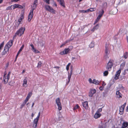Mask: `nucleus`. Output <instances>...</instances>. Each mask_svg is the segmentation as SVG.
I'll return each mask as SVG.
<instances>
[{
  "instance_id": "0eeeda50",
  "label": "nucleus",
  "mask_w": 128,
  "mask_h": 128,
  "mask_svg": "<svg viewBox=\"0 0 128 128\" xmlns=\"http://www.w3.org/2000/svg\"><path fill=\"white\" fill-rule=\"evenodd\" d=\"M10 72H9L7 75V77H6H6L5 78H4V79L3 81V82L4 84H6L8 82V79L10 78Z\"/></svg>"
},
{
  "instance_id": "5fc2aeb1",
  "label": "nucleus",
  "mask_w": 128,
  "mask_h": 128,
  "mask_svg": "<svg viewBox=\"0 0 128 128\" xmlns=\"http://www.w3.org/2000/svg\"><path fill=\"white\" fill-rule=\"evenodd\" d=\"M17 35V34H16V32L15 34L14 35V36L13 38H16Z\"/></svg>"
},
{
  "instance_id": "58836bf2",
  "label": "nucleus",
  "mask_w": 128,
  "mask_h": 128,
  "mask_svg": "<svg viewBox=\"0 0 128 128\" xmlns=\"http://www.w3.org/2000/svg\"><path fill=\"white\" fill-rule=\"evenodd\" d=\"M12 6H9L6 8V10H11L12 9L11 8V7Z\"/></svg>"
},
{
  "instance_id": "bb28decb",
  "label": "nucleus",
  "mask_w": 128,
  "mask_h": 128,
  "mask_svg": "<svg viewBox=\"0 0 128 128\" xmlns=\"http://www.w3.org/2000/svg\"><path fill=\"white\" fill-rule=\"evenodd\" d=\"M24 18V16L23 15H22L20 17V18L18 19V22H19V23H18V26L19 25V24H20V22H21L22 20V19Z\"/></svg>"
},
{
  "instance_id": "20e7f679",
  "label": "nucleus",
  "mask_w": 128,
  "mask_h": 128,
  "mask_svg": "<svg viewBox=\"0 0 128 128\" xmlns=\"http://www.w3.org/2000/svg\"><path fill=\"white\" fill-rule=\"evenodd\" d=\"M25 30V28H24L22 27L16 32V34H17V35H19L20 36L23 34Z\"/></svg>"
},
{
  "instance_id": "69168bd1",
  "label": "nucleus",
  "mask_w": 128,
  "mask_h": 128,
  "mask_svg": "<svg viewBox=\"0 0 128 128\" xmlns=\"http://www.w3.org/2000/svg\"><path fill=\"white\" fill-rule=\"evenodd\" d=\"M76 57H72V60H73L74 59H76Z\"/></svg>"
},
{
  "instance_id": "473e14b6",
  "label": "nucleus",
  "mask_w": 128,
  "mask_h": 128,
  "mask_svg": "<svg viewBox=\"0 0 128 128\" xmlns=\"http://www.w3.org/2000/svg\"><path fill=\"white\" fill-rule=\"evenodd\" d=\"M42 63L41 62H39L38 64V65L37 67L38 68H40L41 67L42 65Z\"/></svg>"
},
{
  "instance_id": "680f3d73",
  "label": "nucleus",
  "mask_w": 128,
  "mask_h": 128,
  "mask_svg": "<svg viewBox=\"0 0 128 128\" xmlns=\"http://www.w3.org/2000/svg\"><path fill=\"white\" fill-rule=\"evenodd\" d=\"M83 11L84 12H88L89 11H88V10H86L85 11L83 10Z\"/></svg>"
},
{
  "instance_id": "7c9ffc66",
  "label": "nucleus",
  "mask_w": 128,
  "mask_h": 128,
  "mask_svg": "<svg viewBox=\"0 0 128 128\" xmlns=\"http://www.w3.org/2000/svg\"><path fill=\"white\" fill-rule=\"evenodd\" d=\"M95 10L96 8H90V9H88V11H90V12H92Z\"/></svg>"
},
{
  "instance_id": "774afa93",
  "label": "nucleus",
  "mask_w": 128,
  "mask_h": 128,
  "mask_svg": "<svg viewBox=\"0 0 128 128\" xmlns=\"http://www.w3.org/2000/svg\"><path fill=\"white\" fill-rule=\"evenodd\" d=\"M99 128H103V127L101 126H99Z\"/></svg>"
},
{
  "instance_id": "412c9836",
  "label": "nucleus",
  "mask_w": 128,
  "mask_h": 128,
  "mask_svg": "<svg viewBox=\"0 0 128 128\" xmlns=\"http://www.w3.org/2000/svg\"><path fill=\"white\" fill-rule=\"evenodd\" d=\"M92 83L95 84L96 85H98L99 83V81L95 79H94L92 80Z\"/></svg>"
},
{
  "instance_id": "4c0bfd02",
  "label": "nucleus",
  "mask_w": 128,
  "mask_h": 128,
  "mask_svg": "<svg viewBox=\"0 0 128 128\" xmlns=\"http://www.w3.org/2000/svg\"><path fill=\"white\" fill-rule=\"evenodd\" d=\"M79 107V106L78 104H76L74 107V108H73V110H75L76 109L78 108Z\"/></svg>"
},
{
  "instance_id": "423d86ee",
  "label": "nucleus",
  "mask_w": 128,
  "mask_h": 128,
  "mask_svg": "<svg viewBox=\"0 0 128 128\" xmlns=\"http://www.w3.org/2000/svg\"><path fill=\"white\" fill-rule=\"evenodd\" d=\"M45 8L46 10L49 12L54 13L55 10L51 7L48 5H46L45 6Z\"/></svg>"
},
{
  "instance_id": "338daca9",
  "label": "nucleus",
  "mask_w": 128,
  "mask_h": 128,
  "mask_svg": "<svg viewBox=\"0 0 128 128\" xmlns=\"http://www.w3.org/2000/svg\"><path fill=\"white\" fill-rule=\"evenodd\" d=\"M30 46H31V47H33V46H34L33 45V44H30Z\"/></svg>"
},
{
  "instance_id": "dca6fc26",
  "label": "nucleus",
  "mask_w": 128,
  "mask_h": 128,
  "mask_svg": "<svg viewBox=\"0 0 128 128\" xmlns=\"http://www.w3.org/2000/svg\"><path fill=\"white\" fill-rule=\"evenodd\" d=\"M83 107L84 108L86 109H87L88 107V102L87 101L85 102L82 103Z\"/></svg>"
},
{
  "instance_id": "9d476101",
  "label": "nucleus",
  "mask_w": 128,
  "mask_h": 128,
  "mask_svg": "<svg viewBox=\"0 0 128 128\" xmlns=\"http://www.w3.org/2000/svg\"><path fill=\"white\" fill-rule=\"evenodd\" d=\"M96 92V90L95 89H91L90 92L89 93L88 96H89L92 97L94 94Z\"/></svg>"
},
{
  "instance_id": "c9c22d12",
  "label": "nucleus",
  "mask_w": 128,
  "mask_h": 128,
  "mask_svg": "<svg viewBox=\"0 0 128 128\" xmlns=\"http://www.w3.org/2000/svg\"><path fill=\"white\" fill-rule=\"evenodd\" d=\"M71 64L69 63L66 66V69L68 70L69 69V66Z\"/></svg>"
},
{
  "instance_id": "2eb2a0df",
  "label": "nucleus",
  "mask_w": 128,
  "mask_h": 128,
  "mask_svg": "<svg viewBox=\"0 0 128 128\" xmlns=\"http://www.w3.org/2000/svg\"><path fill=\"white\" fill-rule=\"evenodd\" d=\"M27 78L26 77H25V79L23 80V86L25 87H26L27 86Z\"/></svg>"
},
{
  "instance_id": "0e129e2a",
  "label": "nucleus",
  "mask_w": 128,
  "mask_h": 128,
  "mask_svg": "<svg viewBox=\"0 0 128 128\" xmlns=\"http://www.w3.org/2000/svg\"><path fill=\"white\" fill-rule=\"evenodd\" d=\"M12 6H13V9L14 10V9H15L16 8H15V7L14 6V5H12Z\"/></svg>"
},
{
  "instance_id": "cd10ccee",
  "label": "nucleus",
  "mask_w": 128,
  "mask_h": 128,
  "mask_svg": "<svg viewBox=\"0 0 128 128\" xmlns=\"http://www.w3.org/2000/svg\"><path fill=\"white\" fill-rule=\"evenodd\" d=\"M32 94V92H30L28 93L27 97H26V98L29 100L30 98L31 97Z\"/></svg>"
},
{
  "instance_id": "37998d69",
  "label": "nucleus",
  "mask_w": 128,
  "mask_h": 128,
  "mask_svg": "<svg viewBox=\"0 0 128 128\" xmlns=\"http://www.w3.org/2000/svg\"><path fill=\"white\" fill-rule=\"evenodd\" d=\"M28 99L26 98V99L24 100L23 102L25 104H26L27 102L28 101Z\"/></svg>"
},
{
  "instance_id": "393cba45",
  "label": "nucleus",
  "mask_w": 128,
  "mask_h": 128,
  "mask_svg": "<svg viewBox=\"0 0 128 128\" xmlns=\"http://www.w3.org/2000/svg\"><path fill=\"white\" fill-rule=\"evenodd\" d=\"M104 12V10H103L102 9L101 11L99 12V15L98 16L101 17L103 14Z\"/></svg>"
},
{
  "instance_id": "6e6d98bb",
  "label": "nucleus",
  "mask_w": 128,
  "mask_h": 128,
  "mask_svg": "<svg viewBox=\"0 0 128 128\" xmlns=\"http://www.w3.org/2000/svg\"><path fill=\"white\" fill-rule=\"evenodd\" d=\"M104 6H105V7H106V6L107 5V3L105 2L104 3Z\"/></svg>"
},
{
  "instance_id": "4d7b16f0",
  "label": "nucleus",
  "mask_w": 128,
  "mask_h": 128,
  "mask_svg": "<svg viewBox=\"0 0 128 128\" xmlns=\"http://www.w3.org/2000/svg\"><path fill=\"white\" fill-rule=\"evenodd\" d=\"M20 0H12V2H16L18 1H19Z\"/></svg>"
},
{
  "instance_id": "052dcab7",
  "label": "nucleus",
  "mask_w": 128,
  "mask_h": 128,
  "mask_svg": "<svg viewBox=\"0 0 128 128\" xmlns=\"http://www.w3.org/2000/svg\"><path fill=\"white\" fill-rule=\"evenodd\" d=\"M54 6H57V5L56 4V3L55 2H54Z\"/></svg>"
},
{
  "instance_id": "f257e3e1",
  "label": "nucleus",
  "mask_w": 128,
  "mask_h": 128,
  "mask_svg": "<svg viewBox=\"0 0 128 128\" xmlns=\"http://www.w3.org/2000/svg\"><path fill=\"white\" fill-rule=\"evenodd\" d=\"M38 0H35L33 3L34 6L32 7V9L30 10L28 16V21L29 22L31 21L33 17V11L36 8Z\"/></svg>"
},
{
  "instance_id": "ea45409f",
  "label": "nucleus",
  "mask_w": 128,
  "mask_h": 128,
  "mask_svg": "<svg viewBox=\"0 0 128 128\" xmlns=\"http://www.w3.org/2000/svg\"><path fill=\"white\" fill-rule=\"evenodd\" d=\"M99 27V26L98 24L96 25L94 27V29H95L96 30Z\"/></svg>"
},
{
  "instance_id": "39448f33",
  "label": "nucleus",
  "mask_w": 128,
  "mask_h": 128,
  "mask_svg": "<svg viewBox=\"0 0 128 128\" xmlns=\"http://www.w3.org/2000/svg\"><path fill=\"white\" fill-rule=\"evenodd\" d=\"M70 69L71 70L70 72V73H68V81L67 83H66V84H68V83L70 82V79L72 75V72L73 70V68L72 66H71L70 67Z\"/></svg>"
},
{
  "instance_id": "aec40b11",
  "label": "nucleus",
  "mask_w": 128,
  "mask_h": 128,
  "mask_svg": "<svg viewBox=\"0 0 128 128\" xmlns=\"http://www.w3.org/2000/svg\"><path fill=\"white\" fill-rule=\"evenodd\" d=\"M105 54H108V45L106 44L105 46Z\"/></svg>"
},
{
  "instance_id": "e2e57ef3",
  "label": "nucleus",
  "mask_w": 128,
  "mask_h": 128,
  "mask_svg": "<svg viewBox=\"0 0 128 128\" xmlns=\"http://www.w3.org/2000/svg\"><path fill=\"white\" fill-rule=\"evenodd\" d=\"M95 30V29H94V28L93 29H92L91 30V31H92V32H94Z\"/></svg>"
},
{
  "instance_id": "c03bdc74",
  "label": "nucleus",
  "mask_w": 128,
  "mask_h": 128,
  "mask_svg": "<svg viewBox=\"0 0 128 128\" xmlns=\"http://www.w3.org/2000/svg\"><path fill=\"white\" fill-rule=\"evenodd\" d=\"M16 8H18V4H14Z\"/></svg>"
},
{
  "instance_id": "13d9d810",
  "label": "nucleus",
  "mask_w": 128,
  "mask_h": 128,
  "mask_svg": "<svg viewBox=\"0 0 128 128\" xmlns=\"http://www.w3.org/2000/svg\"><path fill=\"white\" fill-rule=\"evenodd\" d=\"M26 104H25L23 102V103L21 105H22V106H24Z\"/></svg>"
},
{
  "instance_id": "8fccbe9b",
  "label": "nucleus",
  "mask_w": 128,
  "mask_h": 128,
  "mask_svg": "<svg viewBox=\"0 0 128 128\" xmlns=\"http://www.w3.org/2000/svg\"><path fill=\"white\" fill-rule=\"evenodd\" d=\"M18 8H23V6L21 5L18 4Z\"/></svg>"
},
{
  "instance_id": "09e8293b",
  "label": "nucleus",
  "mask_w": 128,
  "mask_h": 128,
  "mask_svg": "<svg viewBox=\"0 0 128 128\" xmlns=\"http://www.w3.org/2000/svg\"><path fill=\"white\" fill-rule=\"evenodd\" d=\"M40 112H39L38 115L36 118H37L39 119V118L40 116Z\"/></svg>"
},
{
  "instance_id": "f03ea898",
  "label": "nucleus",
  "mask_w": 128,
  "mask_h": 128,
  "mask_svg": "<svg viewBox=\"0 0 128 128\" xmlns=\"http://www.w3.org/2000/svg\"><path fill=\"white\" fill-rule=\"evenodd\" d=\"M114 61L112 60H110L106 66V68L108 71H110L113 65Z\"/></svg>"
},
{
  "instance_id": "f704fd0d",
  "label": "nucleus",
  "mask_w": 128,
  "mask_h": 128,
  "mask_svg": "<svg viewBox=\"0 0 128 128\" xmlns=\"http://www.w3.org/2000/svg\"><path fill=\"white\" fill-rule=\"evenodd\" d=\"M108 74V72L107 71H106L104 72V76H106Z\"/></svg>"
},
{
  "instance_id": "5701e85b",
  "label": "nucleus",
  "mask_w": 128,
  "mask_h": 128,
  "mask_svg": "<svg viewBox=\"0 0 128 128\" xmlns=\"http://www.w3.org/2000/svg\"><path fill=\"white\" fill-rule=\"evenodd\" d=\"M116 94L118 98H122V94L119 91H117L116 92Z\"/></svg>"
},
{
  "instance_id": "a18cd8bd",
  "label": "nucleus",
  "mask_w": 128,
  "mask_h": 128,
  "mask_svg": "<svg viewBox=\"0 0 128 128\" xmlns=\"http://www.w3.org/2000/svg\"><path fill=\"white\" fill-rule=\"evenodd\" d=\"M104 88V87L100 86L99 88V89L100 90L102 91Z\"/></svg>"
},
{
  "instance_id": "f3484780",
  "label": "nucleus",
  "mask_w": 128,
  "mask_h": 128,
  "mask_svg": "<svg viewBox=\"0 0 128 128\" xmlns=\"http://www.w3.org/2000/svg\"><path fill=\"white\" fill-rule=\"evenodd\" d=\"M128 126V123L126 122H124L122 124V126L120 128H125Z\"/></svg>"
},
{
  "instance_id": "c756f323",
  "label": "nucleus",
  "mask_w": 128,
  "mask_h": 128,
  "mask_svg": "<svg viewBox=\"0 0 128 128\" xmlns=\"http://www.w3.org/2000/svg\"><path fill=\"white\" fill-rule=\"evenodd\" d=\"M39 44H40V45L42 47L44 45V44L43 41H39L38 43Z\"/></svg>"
},
{
  "instance_id": "1a4fd4ad",
  "label": "nucleus",
  "mask_w": 128,
  "mask_h": 128,
  "mask_svg": "<svg viewBox=\"0 0 128 128\" xmlns=\"http://www.w3.org/2000/svg\"><path fill=\"white\" fill-rule=\"evenodd\" d=\"M9 49L8 47L6 46H5L4 47V49L2 53V55L4 56L6 54L7 52L8 51Z\"/></svg>"
},
{
  "instance_id": "6e6552de",
  "label": "nucleus",
  "mask_w": 128,
  "mask_h": 128,
  "mask_svg": "<svg viewBox=\"0 0 128 128\" xmlns=\"http://www.w3.org/2000/svg\"><path fill=\"white\" fill-rule=\"evenodd\" d=\"M71 50V49H70L69 48L65 49L62 52H61L60 54H66L68 53Z\"/></svg>"
},
{
  "instance_id": "4468645a",
  "label": "nucleus",
  "mask_w": 128,
  "mask_h": 128,
  "mask_svg": "<svg viewBox=\"0 0 128 128\" xmlns=\"http://www.w3.org/2000/svg\"><path fill=\"white\" fill-rule=\"evenodd\" d=\"M121 72V70H118V71L116 73V74H115V77L114 78L116 80H117L118 79V77L120 75V74Z\"/></svg>"
},
{
  "instance_id": "a19ab883",
  "label": "nucleus",
  "mask_w": 128,
  "mask_h": 128,
  "mask_svg": "<svg viewBox=\"0 0 128 128\" xmlns=\"http://www.w3.org/2000/svg\"><path fill=\"white\" fill-rule=\"evenodd\" d=\"M102 109L101 108H100L96 112L98 113H99L100 112H101L102 111Z\"/></svg>"
},
{
  "instance_id": "ddd939ff",
  "label": "nucleus",
  "mask_w": 128,
  "mask_h": 128,
  "mask_svg": "<svg viewBox=\"0 0 128 128\" xmlns=\"http://www.w3.org/2000/svg\"><path fill=\"white\" fill-rule=\"evenodd\" d=\"M57 1L59 3L60 5L63 7H65V3L64 0H57Z\"/></svg>"
},
{
  "instance_id": "72a5a7b5",
  "label": "nucleus",
  "mask_w": 128,
  "mask_h": 128,
  "mask_svg": "<svg viewBox=\"0 0 128 128\" xmlns=\"http://www.w3.org/2000/svg\"><path fill=\"white\" fill-rule=\"evenodd\" d=\"M4 42H3L0 45V50L2 49V48L4 46Z\"/></svg>"
},
{
  "instance_id": "2f4dec72",
  "label": "nucleus",
  "mask_w": 128,
  "mask_h": 128,
  "mask_svg": "<svg viewBox=\"0 0 128 128\" xmlns=\"http://www.w3.org/2000/svg\"><path fill=\"white\" fill-rule=\"evenodd\" d=\"M125 64L126 62H125L122 63L120 65L121 67L123 68L125 66Z\"/></svg>"
},
{
  "instance_id": "79ce46f5",
  "label": "nucleus",
  "mask_w": 128,
  "mask_h": 128,
  "mask_svg": "<svg viewBox=\"0 0 128 128\" xmlns=\"http://www.w3.org/2000/svg\"><path fill=\"white\" fill-rule=\"evenodd\" d=\"M108 54H105L104 58L106 59H107L108 58Z\"/></svg>"
},
{
  "instance_id": "b1692460",
  "label": "nucleus",
  "mask_w": 128,
  "mask_h": 128,
  "mask_svg": "<svg viewBox=\"0 0 128 128\" xmlns=\"http://www.w3.org/2000/svg\"><path fill=\"white\" fill-rule=\"evenodd\" d=\"M128 57V53L127 52H126L123 54L122 57L124 58L125 59H126Z\"/></svg>"
},
{
  "instance_id": "a878e982",
  "label": "nucleus",
  "mask_w": 128,
  "mask_h": 128,
  "mask_svg": "<svg viewBox=\"0 0 128 128\" xmlns=\"http://www.w3.org/2000/svg\"><path fill=\"white\" fill-rule=\"evenodd\" d=\"M32 50L33 51V52L35 53H38L39 52L38 50H36L33 46V47H32Z\"/></svg>"
},
{
  "instance_id": "864d4df0",
  "label": "nucleus",
  "mask_w": 128,
  "mask_h": 128,
  "mask_svg": "<svg viewBox=\"0 0 128 128\" xmlns=\"http://www.w3.org/2000/svg\"><path fill=\"white\" fill-rule=\"evenodd\" d=\"M126 103H125L122 106H121L123 107V108H124L126 105Z\"/></svg>"
},
{
  "instance_id": "603ef678",
  "label": "nucleus",
  "mask_w": 128,
  "mask_h": 128,
  "mask_svg": "<svg viewBox=\"0 0 128 128\" xmlns=\"http://www.w3.org/2000/svg\"><path fill=\"white\" fill-rule=\"evenodd\" d=\"M106 84L105 82H102V86H105Z\"/></svg>"
},
{
  "instance_id": "9b49d317",
  "label": "nucleus",
  "mask_w": 128,
  "mask_h": 128,
  "mask_svg": "<svg viewBox=\"0 0 128 128\" xmlns=\"http://www.w3.org/2000/svg\"><path fill=\"white\" fill-rule=\"evenodd\" d=\"M38 120V119L36 118L34 120L33 122V126L34 128H36Z\"/></svg>"
},
{
  "instance_id": "de8ad7c7",
  "label": "nucleus",
  "mask_w": 128,
  "mask_h": 128,
  "mask_svg": "<svg viewBox=\"0 0 128 128\" xmlns=\"http://www.w3.org/2000/svg\"><path fill=\"white\" fill-rule=\"evenodd\" d=\"M6 72H5L4 73V76L3 80L4 79V78H6Z\"/></svg>"
},
{
  "instance_id": "bf43d9fd",
  "label": "nucleus",
  "mask_w": 128,
  "mask_h": 128,
  "mask_svg": "<svg viewBox=\"0 0 128 128\" xmlns=\"http://www.w3.org/2000/svg\"><path fill=\"white\" fill-rule=\"evenodd\" d=\"M98 20H97L96 19V20L95 21L94 24L97 23L98 22Z\"/></svg>"
},
{
  "instance_id": "e433bc0d",
  "label": "nucleus",
  "mask_w": 128,
  "mask_h": 128,
  "mask_svg": "<svg viewBox=\"0 0 128 128\" xmlns=\"http://www.w3.org/2000/svg\"><path fill=\"white\" fill-rule=\"evenodd\" d=\"M44 2H46L48 4H49L50 0H43Z\"/></svg>"
},
{
  "instance_id": "6ab92c4d",
  "label": "nucleus",
  "mask_w": 128,
  "mask_h": 128,
  "mask_svg": "<svg viewBox=\"0 0 128 128\" xmlns=\"http://www.w3.org/2000/svg\"><path fill=\"white\" fill-rule=\"evenodd\" d=\"M101 116V114L99 113L96 112L94 115V118H99Z\"/></svg>"
},
{
  "instance_id": "f8f14e48",
  "label": "nucleus",
  "mask_w": 128,
  "mask_h": 128,
  "mask_svg": "<svg viewBox=\"0 0 128 128\" xmlns=\"http://www.w3.org/2000/svg\"><path fill=\"white\" fill-rule=\"evenodd\" d=\"M13 44V41L12 40H10L9 42L7 43L5 46H8V49H9L12 46Z\"/></svg>"
},
{
  "instance_id": "3c124183",
  "label": "nucleus",
  "mask_w": 128,
  "mask_h": 128,
  "mask_svg": "<svg viewBox=\"0 0 128 128\" xmlns=\"http://www.w3.org/2000/svg\"><path fill=\"white\" fill-rule=\"evenodd\" d=\"M101 18V17H100L98 16L97 17V18L96 19L97 20H98H98L100 19Z\"/></svg>"
},
{
  "instance_id": "c85d7f7f",
  "label": "nucleus",
  "mask_w": 128,
  "mask_h": 128,
  "mask_svg": "<svg viewBox=\"0 0 128 128\" xmlns=\"http://www.w3.org/2000/svg\"><path fill=\"white\" fill-rule=\"evenodd\" d=\"M94 44L93 42H92L89 45V46L90 48H92L94 46Z\"/></svg>"
},
{
  "instance_id": "a211bd4d",
  "label": "nucleus",
  "mask_w": 128,
  "mask_h": 128,
  "mask_svg": "<svg viewBox=\"0 0 128 128\" xmlns=\"http://www.w3.org/2000/svg\"><path fill=\"white\" fill-rule=\"evenodd\" d=\"M124 108L121 106L120 108V114H122L124 112Z\"/></svg>"
},
{
  "instance_id": "7ed1b4c3",
  "label": "nucleus",
  "mask_w": 128,
  "mask_h": 128,
  "mask_svg": "<svg viewBox=\"0 0 128 128\" xmlns=\"http://www.w3.org/2000/svg\"><path fill=\"white\" fill-rule=\"evenodd\" d=\"M56 103L58 107V108L59 110H62V106L60 100L59 98H57L56 100Z\"/></svg>"
},
{
  "instance_id": "49530a36",
  "label": "nucleus",
  "mask_w": 128,
  "mask_h": 128,
  "mask_svg": "<svg viewBox=\"0 0 128 128\" xmlns=\"http://www.w3.org/2000/svg\"><path fill=\"white\" fill-rule=\"evenodd\" d=\"M88 81L90 83H92V81L91 78H89L88 79Z\"/></svg>"
},
{
  "instance_id": "4be33fe9",
  "label": "nucleus",
  "mask_w": 128,
  "mask_h": 128,
  "mask_svg": "<svg viewBox=\"0 0 128 128\" xmlns=\"http://www.w3.org/2000/svg\"><path fill=\"white\" fill-rule=\"evenodd\" d=\"M24 45H23L22 47L20 48V49L19 51H18V52L17 54L16 55V57L18 56L19 54H20V52L22 51V49L24 48Z\"/></svg>"
}]
</instances>
